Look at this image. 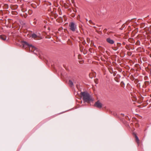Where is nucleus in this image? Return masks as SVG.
<instances>
[{"instance_id":"nucleus-18","label":"nucleus","mask_w":151,"mask_h":151,"mask_svg":"<svg viewBox=\"0 0 151 151\" xmlns=\"http://www.w3.org/2000/svg\"><path fill=\"white\" fill-rule=\"evenodd\" d=\"M29 2H28L27 4L29 5Z\"/></svg>"},{"instance_id":"nucleus-2","label":"nucleus","mask_w":151,"mask_h":151,"mask_svg":"<svg viewBox=\"0 0 151 151\" xmlns=\"http://www.w3.org/2000/svg\"><path fill=\"white\" fill-rule=\"evenodd\" d=\"M69 26L70 30L73 32L75 31L77 29V25L76 24L73 22L70 23Z\"/></svg>"},{"instance_id":"nucleus-9","label":"nucleus","mask_w":151,"mask_h":151,"mask_svg":"<svg viewBox=\"0 0 151 151\" xmlns=\"http://www.w3.org/2000/svg\"><path fill=\"white\" fill-rule=\"evenodd\" d=\"M31 5L32 7L33 8H36L37 7V5L36 4H35L34 3H32L31 4Z\"/></svg>"},{"instance_id":"nucleus-6","label":"nucleus","mask_w":151,"mask_h":151,"mask_svg":"<svg viewBox=\"0 0 151 151\" xmlns=\"http://www.w3.org/2000/svg\"><path fill=\"white\" fill-rule=\"evenodd\" d=\"M106 40L107 42L110 44H113L114 43V41L109 37L106 38Z\"/></svg>"},{"instance_id":"nucleus-3","label":"nucleus","mask_w":151,"mask_h":151,"mask_svg":"<svg viewBox=\"0 0 151 151\" xmlns=\"http://www.w3.org/2000/svg\"><path fill=\"white\" fill-rule=\"evenodd\" d=\"M21 43L23 46V47L24 48H26L27 47L32 48V46L31 45L29 44L27 42L25 41L21 42Z\"/></svg>"},{"instance_id":"nucleus-1","label":"nucleus","mask_w":151,"mask_h":151,"mask_svg":"<svg viewBox=\"0 0 151 151\" xmlns=\"http://www.w3.org/2000/svg\"><path fill=\"white\" fill-rule=\"evenodd\" d=\"M80 95L84 102L89 103L93 101L92 97L87 92H81Z\"/></svg>"},{"instance_id":"nucleus-8","label":"nucleus","mask_w":151,"mask_h":151,"mask_svg":"<svg viewBox=\"0 0 151 151\" xmlns=\"http://www.w3.org/2000/svg\"><path fill=\"white\" fill-rule=\"evenodd\" d=\"M32 37L34 39H37L38 36L36 34L34 33L32 34Z\"/></svg>"},{"instance_id":"nucleus-14","label":"nucleus","mask_w":151,"mask_h":151,"mask_svg":"<svg viewBox=\"0 0 151 151\" xmlns=\"http://www.w3.org/2000/svg\"><path fill=\"white\" fill-rule=\"evenodd\" d=\"M28 13L29 15H30L32 14V11L31 10L29 9L28 12Z\"/></svg>"},{"instance_id":"nucleus-17","label":"nucleus","mask_w":151,"mask_h":151,"mask_svg":"<svg viewBox=\"0 0 151 151\" xmlns=\"http://www.w3.org/2000/svg\"><path fill=\"white\" fill-rule=\"evenodd\" d=\"M80 17V15H78V17Z\"/></svg>"},{"instance_id":"nucleus-15","label":"nucleus","mask_w":151,"mask_h":151,"mask_svg":"<svg viewBox=\"0 0 151 151\" xmlns=\"http://www.w3.org/2000/svg\"><path fill=\"white\" fill-rule=\"evenodd\" d=\"M96 31L98 33H99V32L97 30H96Z\"/></svg>"},{"instance_id":"nucleus-19","label":"nucleus","mask_w":151,"mask_h":151,"mask_svg":"<svg viewBox=\"0 0 151 151\" xmlns=\"http://www.w3.org/2000/svg\"><path fill=\"white\" fill-rule=\"evenodd\" d=\"M136 114L137 116H139V115H138V114Z\"/></svg>"},{"instance_id":"nucleus-7","label":"nucleus","mask_w":151,"mask_h":151,"mask_svg":"<svg viewBox=\"0 0 151 151\" xmlns=\"http://www.w3.org/2000/svg\"><path fill=\"white\" fill-rule=\"evenodd\" d=\"M6 38V36L5 35H1L0 36V38L3 40H5Z\"/></svg>"},{"instance_id":"nucleus-20","label":"nucleus","mask_w":151,"mask_h":151,"mask_svg":"<svg viewBox=\"0 0 151 151\" xmlns=\"http://www.w3.org/2000/svg\"><path fill=\"white\" fill-rule=\"evenodd\" d=\"M122 114L124 116V114Z\"/></svg>"},{"instance_id":"nucleus-4","label":"nucleus","mask_w":151,"mask_h":151,"mask_svg":"<svg viewBox=\"0 0 151 151\" xmlns=\"http://www.w3.org/2000/svg\"><path fill=\"white\" fill-rule=\"evenodd\" d=\"M28 6L26 4H23L21 6V10L23 12H25L27 10V7Z\"/></svg>"},{"instance_id":"nucleus-21","label":"nucleus","mask_w":151,"mask_h":151,"mask_svg":"<svg viewBox=\"0 0 151 151\" xmlns=\"http://www.w3.org/2000/svg\"><path fill=\"white\" fill-rule=\"evenodd\" d=\"M86 19V22H87V21H88V20H87V19Z\"/></svg>"},{"instance_id":"nucleus-12","label":"nucleus","mask_w":151,"mask_h":151,"mask_svg":"<svg viewBox=\"0 0 151 151\" xmlns=\"http://www.w3.org/2000/svg\"><path fill=\"white\" fill-rule=\"evenodd\" d=\"M120 85L121 87H124V82L123 81L121 82L120 83Z\"/></svg>"},{"instance_id":"nucleus-13","label":"nucleus","mask_w":151,"mask_h":151,"mask_svg":"<svg viewBox=\"0 0 151 151\" xmlns=\"http://www.w3.org/2000/svg\"><path fill=\"white\" fill-rule=\"evenodd\" d=\"M88 22L91 24L92 25H94L95 24L91 20H89Z\"/></svg>"},{"instance_id":"nucleus-11","label":"nucleus","mask_w":151,"mask_h":151,"mask_svg":"<svg viewBox=\"0 0 151 151\" xmlns=\"http://www.w3.org/2000/svg\"><path fill=\"white\" fill-rule=\"evenodd\" d=\"M69 85L70 86H73V83L72 81H71L69 80Z\"/></svg>"},{"instance_id":"nucleus-5","label":"nucleus","mask_w":151,"mask_h":151,"mask_svg":"<svg viewBox=\"0 0 151 151\" xmlns=\"http://www.w3.org/2000/svg\"><path fill=\"white\" fill-rule=\"evenodd\" d=\"M94 106L97 108H100L102 107V104L99 101H98L95 103Z\"/></svg>"},{"instance_id":"nucleus-22","label":"nucleus","mask_w":151,"mask_h":151,"mask_svg":"<svg viewBox=\"0 0 151 151\" xmlns=\"http://www.w3.org/2000/svg\"><path fill=\"white\" fill-rule=\"evenodd\" d=\"M94 27V28H96V27Z\"/></svg>"},{"instance_id":"nucleus-10","label":"nucleus","mask_w":151,"mask_h":151,"mask_svg":"<svg viewBox=\"0 0 151 151\" xmlns=\"http://www.w3.org/2000/svg\"><path fill=\"white\" fill-rule=\"evenodd\" d=\"M134 135L135 137V139H136V142L138 143V142H139V138H138V137L137 136V135L135 134H134Z\"/></svg>"},{"instance_id":"nucleus-16","label":"nucleus","mask_w":151,"mask_h":151,"mask_svg":"<svg viewBox=\"0 0 151 151\" xmlns=\"http://www.w3.org/2000/svg\"><path fill=\"white\" fill-rule=\"evenodd\" d=\"M60 29V30H61V29H63V28H60V29Z\"/></svg>"}]
</instances>
